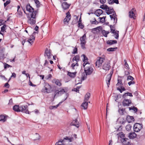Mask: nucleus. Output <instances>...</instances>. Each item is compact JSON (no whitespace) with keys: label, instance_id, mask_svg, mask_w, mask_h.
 Returning a JSON list of instances; mask_svg holds the SVG:
<instances>
[{"label":"nucleus","instance_id":"31","mask_svg":"<svg viewBox=\"0 0 145 145\" xmlns=\"http://www.w3.org/2000/svg\"><path fill=\"white\" fill-rule=\"evenodd\" d=\"M109 32L104 30H102V33L103 35L105 37H107V35L109 33Z\"/></svg>","mask_w":145,"mask_h":145},{"label":"nucleus","instance_id":"19","mask_svg":"<svg viewBox=\"0 0 145 145\" xmlns=\"http://www.w3.org/2000/svg\"><path fill=\"white\" fill-rule=\"evenodd\" d=\"M76 72H68L67 75L72 78H74L76 76Z\"/></svg>","mask_w":145,"mask_h":145},{"label":"nucleus","instance_id":"55","mask_svg":"<svg viewBox=\"0 0 145 145\" xmlns=\"http://www.w3.org/2000/svg\"><path fill=\"white\" fill-rule=\"evenodd\" d=\"M135 84V82L133 81V80H131L128 83V84L129 86H130L132 84Z\"/></svg>","mask_w":145,"mask_h":145},{"label":"nucleus","instance_id":"58","mask_svg":"<svg viewBox=\"0 0 145 145\" xmlns=\"http://www.w3.org/2000/svg\"><path fill=\"white\" fill-rule=\"evenodd\" d=\"M12 66L10 65H8L6 63H5V65L4 66V68L6 69L9 67H11Z\"/></svg>","mask_w":145,"mask_h":145},{"label":"nucleus","instance_id":"4","mask_svg":"<svg viewBox=\"0 0 145 145\" xmlns=\"http://www.w3.org/2000/svg\"><path fill=\"white\" fill-rule=\"evenodd\" d=\"M142 126L143 125L141 124L135 123L133 127L134 130L135 132H138L142 129Z\"/></svg>","mask_w":145,"mask_h":145},{"label":"nucleus","instance_id":"52","mask_svg":"<svg viewBox=\"0 0 145 145\" xmlns=\"http://www.w3.org/2000/svg\"><path fill=\"white\" fill-rule=\"evenodd\" d=\"M6 27V25H3L1 27V31L2 32H3L5 30V28Z\"/></svg>","mask_w":145,"mask_h":145},{"label":"nucleus","instance_id":"36","mask_svg":"<svg viewBox=\"0 0 145 145\" xmlns=\"http://www.w3.org/2000/svg\"><path fill=\"white\" fill-rule=\"evenodd\" d=\"M129 110H133L135 111V112H137L138 110V109L137 107L133 106V107H129Z\"/></svg>","mask_w":145,"mask_h":145},{"label":"nucleus","instance_id":"18","mask_svg":"<svg viewBox=\"0 0 145 145\" xmlns=\"http://www.w3.org/2000/svg\"><path fill=\"white\" fill-rule=\"evenodd\" d=\"M116 15L115 13L112 14L110 15V16L111 18V20H114V22H115V23H116L117 22V18L116 17Z\"/></svg>","mask_w":145,"mask_h":145},{"label":"nucleus","instance_id":"3","mask_svg":"<svg viewBox=\"0 0 145 145\" xmlns=\"http://www.w3.org/2000/svg\"><path fill=\"white\" fill-rule=\"evenodd\" d=\"M105 58V56L104 55L102 56L101 57H97L95 63L96 67L97 68L101 67L102 63L104 62Z\"/></svg>","mask_w":145,"mask_h":145},{"label":"nucleus","instance_id":"50","mask_svg":"<svg viewBox=\"0 0 145 145\" xmlns=\"http://www.w3.org/2000/svg\"><path fill=\"white\" fill-rule=\"evenodd\" d=\"M127 118L129 119H130V121H129V122H131L132 121H134V119L133 117L132 116H129L127 117Z\"/></svg>","mask_w":145,"mask_h":145},{"label":"nucleus","instance_id":"64","mask_svg":"<svg viewBox=\"0 0 145 145\" xmlns=\"http://www.w3.org/2000/svg\"><path fill=\"white\" fill-rule=\"evenodd\" d=\"M4 86L7 88H8L9 87V85L8 83H7L5 84Z\"/></svg>","mask_w":145,"mask_h":145},{"label":"nucleus","instance_id":"59","mask_svg":"<svg viewBox=\"0 0 145 145\" xmlns=\"http://www.w3.org/2000/svg\"><path fill=\"white\" fill-rule=\"evenodd\" d=\"M86 43L81 42V46L83 49L85 48V45Z\"/></svg>","mask_w":145,"mask_h":145},{"label":"nucleus","instance_id":"53","mask_svg":"<svg viewBox=\"0 0 145 145\" xmlns=\"http://www.w3.org/2000/svg\"><path fill=\"white\" fill-rule=\"evenodd\" d=\"M134 80V78L132 76H128L127 77V80Z\"/></svg>","mask_w":145,"mask_h":145},{"label":"nucleus","instance_id":"34","mask_svg":"<svg viewBox=\"0 0 145 145\" xmlns=\"http://www.w3.org/2000/svg\"><path fill=\"white\" fill-rule=\"evenodd\" d=\"M66 95L67 97H66V98H65V99H64V100H63L62 101L59 102V103L57 105H56L52 106V108H57L60 104H61L65 100L67 99L68 95L67 93Z\"/></svg>","mask_w":145,"mask_h":145},{"label":"nucleus","instance_id":"8","mask_svg":"<svg viewBox=\"0 0 145 145\" xmlns=\"http://www.w3.org/2000/svg\"><path fill=\"white\" fill-rule=\"evenodd\" d=\"M51 89V87L48 84H45L44 89V90L45 91V92L48 93H50Z\"/></svg>","mask_w":145,"mask_h":145},{"label":"nucleus","instance_id":"20","mask_svg":"<svg viewBox=\"0 0 145 145\" xmlns=\"http://www.w3.org/2000/svg\"><path fill=\"white\" fill-rule=\"evenodd\" d=\"M103 13V11L101 9H98L96 10L95 12V14L96 15L98 16H99L100 15Z\"/></svg>","mask_w":145,"mask_h":145},{"label":"nucleus","instance_id":"27","mask_svg":"<svg viewBox=\"0 0 145 145\" xmlns=\"http://www.w3.org/2000/svg\"><path fill=\"white\" fill-rule=\"evenodd\" d=\"M106 42L108 44L112 45L113 44L117 43V41L116 40H109Z\"/></svg>","mask_w":145,"mask_h":145},{"label":"nucleus","instance_id":"35","mask_svg":"<svg viewBox=\"0 0 145 145\" xmlns=\"http://www.w3.org/2000/svg\"><path fill=\"white\" fill-rule=\"evenodd\" d=\"M125 108H119L118 112L120 115H122L124 114V112L125 111Z\"/></svg>","mask_w":145,"mask_h":145},{"label":"nucleus","instance_id":"45","mask_svg":"<svg viewBox=\"0 0 145 145\" xmlns=\"http://www.w3.org/2000/svg\"><path fill=\"white\" fill-rule=\"evenodd\" d=\"M100 8L102 9H105L106 11V9L108 8V6L106 5H103L101 6Z\"/></svg>","mask_w":145,"mask_h":145},{"label":"nucleus","instance_id":"61","mask_svg":"<svg viewBox=\"0 0 145 145\" xmlns=\"http://www.w3.org/2000/svg\"><path fill=\"white\" fill-rule=\"evenodd\" d=\"M77 48H75L74 49L73 51L72 52L73 54H75L77 53Z\"/></svg>","mask_w":145,"mask_h":145},{"label":"nucleus","instance_id":"15","mask_svg":"<svg viewBox=\"0 0 145 145\" xmlns=\"http://www.w3.org/2000/svg\"><path fill=\"white\" fill-rule=\"evenodd\" d=\"M71 125L75 126L77 128L79 126V123L77 121V119L74 120L72 122H71Z\"/></svg>","mask_w":145,"mask_h":145},{"label":"nucleus","instance_id":"13","mask_svg":"<svg viewBox=\"0 0 145 145\" xmlns=\"http://www.w3.org/2000/svg\"><path fill=\"white\" fill-rule=\"evenodd\" d=\"M26 8L27 10L30 12V13L35 11L34 10V9L29 4L27 5H26Z\"/></svg>","mask_w":145,"mask_h":145},{"label":"nucleus","instance_id":"41","mask_svg":"<svg viewBox=\"0 0 145 145\" xmlns=\"http://www.w3.org/2000/svg\"><path fill=\"white\" fill-rule=\"evenodd\" d=\"M117 49V47L115 48H110L107 49V50L108 52H113L115 51Z\"/></svg>","mask_w":145,"mask_h":145},{"label":"nucleus","instance_id":"51","mask_svg":"<svg viewBox=\"0 0 145 145\" xmlns=\"http://www.w3.org/2000/svg\"><path fill=\"white\" fill-rule=\"evenodd\" d=\"M124 62H125L124 65L125 68L127 69H129V65L125 60H124Z\"/></svg>","mask_w":145,"mask_h":145},{"label":"nucleus","instance_id":"49","mask_svg":"<svg viewBox=\"0 0 145 145\" xmlns=\"http://www.w3.org/2000/svg\"><path fill=\"white\" fill-rule=\"evenodd\" d=\"M34 137L35 138L34 139L35 140H38L40 138V136L37 133H36L35 135L34 136Z\"/></svg>","mask_w":145,"mask_h":145},{"label":"nucleus","instance_id":"25","mask_svg":"<svg viewBox=\"0 0 145 145\" xmlns=\"http://www.w3.org/2000/svg\"><path fill=\"white\" fill-rule=\"evenodd\" d=\"M7 118V116H6L2 115L0 116V121L4 122L6 121Z\"/></svg>","mask_w":145,"mask_h":145},{"label":"nucleus","instance_id":"22","mask_svg":"<svg viewBox=\"0 0 145 145\" xmlns=\"http://www.w3.org/2000/svg\"><path fill=\"white\" fill-rule=\"evenodd\" d=\"M137 136V134L135 133H130L128 136L129 138L130 139H133L135 138Z\"/></svg>","mask_w":145,"mask_h":145},{"label":"nucleus","instance_id":"42","mask_svg":"<svg viewBox=\"0 0 145 145\" xmlns=\"http://www.w3.org/2000/svg\"><path fill=\"white\" fill-rule=\"evenodd\" d=\"M35 3L37 7V8L39 7L40 6V4L38 0H33Z\"/></svg>","mask_w":145,"mask_h":145},{"label":"nucleus","instance_id":"44","mask_svg":"<svg viewBox=\"0 0 145 145\" xmlns=\"http://www.w3.org/2000/svg\"><path fill=\"white\" fill-rule=\"evenodd\" d=\"M106 17L103 16L102 17H99L98 19H99V22H101L102 23H103L105 22V18Z\"/></svg>","mask_w":145,"mask_h":145},{"label":"nucleus","instance_id":"48","mask_svg":"<svg viewBox=\"0 0 145 145\" xmlns=\"http://www.w3.org/2000/svg\"><path fill=\"white\" fill-rule=\"evenodd\" d=\"M131 126L130 124H128L126 125L125 127L126 130L127 131H129L131 129Z\"/></svg>","mask_w":145,"mask_h":145},{"label":"nucleus","instance_id":"46","mask_svg":"<svg viewBox=\"0 0 145 145\" xmlns=\"http://www.w3.org/2000/svg\"><path fill=\"white\" fill-rule=\"evenodd\" d=\"M118 83L116 84V86L122 85L123 83L122 82V80L121 79H118Z\"/></svg>","mask_w":145,"mask_h":145},{"label":"nucleus","instance_id":"23","mask_svg":"<svg viewBox=\"0 0 145 145\" xmlns=\"http://www.w3.org/2000/svg\"><path fill=\"white\" fill-rule=\"evenodd\" d=\"M88 105V103L87 102L84 101L83 103L82 104L81 106L83 107L84 109H86Z\"/></svg>","mask_w":145,"mask_h":145},{"label":"nucleus","instance_id":"21","mask_svg":"<svg viewBox=\"0 0 145 145\" xmlns=\"http://www.w3.org/2000/svg\"><path fill=\"white\" fill-rule=\"evenodd\" d=\"M135 10V8H133L130 11H129V16L130 18H134V17L135 16V14L133 12Z\"/></svg>","mask_w":145,"mask_h":145},{"label":"nucleus","instance_id":"17","mask_svg":"<svg viewBox=\"0 0 145 145\" xmlns=\"http://www.w3.org/2000/svg\"><path fill=\"white\" fill-rule=\"evenodd\" d=\"M35 40V37L33 35H31L30 38L27 40L28 42L31 45L33 43L34 41Z\"/></svg>","mask_w":145,"mask_h":145},{"label":"nucleus","instance_id":"28","mask_svg":"<svg viewBox=\"0 0 145 145\" xmlns=\"http://www.w3.org/2000/svg\"><path fill=\"white\" fill-rule=\"evenodd\" d=\"M82 56H83L84 57V59L83 60V61L84 62V63H85L89 64V63L88 62V59L85 55L83 54L82 55Z\"/></svg>","mask_w":145,"mask_h":145},{"label":"nucleus","instance_id":"9","mask_svg":"<svg viewBox=\"0 0 145 145\" xmlns=\"http://www.w3.org/2000/svg\"><path fill=\"white\" fill-rule=\"evenodd\" d=\"M44 56L45 57H47L48 59L51 58L52 55L50 50H48L47 48H46Z\"/></svg>","mask_w":145,"mask_h":145},{"label":"nucleus","instance_id":"24","mask_svg":"<svg viewBox=\"0 0 145 145\" xmlns=\"http://www.w3.org/2000/svg\"><path fill=\"white\" fill-rule=\"evenodd\" d=\"M86 35L85 34L84 35L80 38V40L81 42L86 43Z\"/></svg>","mask_w":145,"mask_h":145},{"label":"nucleus","instance_id":"54","mask_svg":"<svg viewBox=\"0 0 145 145\" xmlns=\"http://www.w3.org/2000/svg\"><path fill=\"white\" fill-rule=\"evenodd\" d=\"M78 27L81 29H83L84 27V26L81 22H78Z\"/></svg>","mask_w":145,"mask_h":145},{"label":"nucleus","instance_id":"32","mask_svg":"<svg viewBox=\"0 0 145 145\" xmlns=\"http://www.w3.org/2000/svg\"><path fill=\"white\" fill-rule=\"evenodd\" d=\"M13 110L17 112H20L19 106L18 105H15L13 107Z\"/></svg>","mask_w":145,"mask_h":145},{"label":"nucleus","instance_id":"12","mask_svg":"<svg viewBox=\"0 0 145 145\" xmlns=\"http://www.w3.org/2000/svg\"><path fill=\"white\" fill-rule=\"evenodd\" d=\"M65 92V89H62L59 91L56 90L55 91V94L54 96V98L56 95H57L59 94L60 95H61Z\"/></svg>","mask_w":145,"mask_h":145},{"label":"nucleus","instance_id":"26","mask_svg":"<svg viewBox=\"0 0 145 145\" xmlns=\"http://www.w3.org/2000/svg\"><path fill=\"white\" fill-rule=\"evenodd\" d=\"M108 1L110 4H112L114 3H116V4L119 3L118 0H108Z\"/></svg>","mask_w":145,"mask_h":145},{"label":"nucleus","instance_id":"56","mask_svg":"<svg viewBox=\"0 0 145 145\" xmlns=\"http://www.w3.org/2000/svg\"><path fill=\"white\" fill-rule=\"evenodd\" d=\"M10 0H8L5 3H4V6L5 7H6L7 5L9 4L10 3Z\"/></svg>","mask_w":145,"mask_h":145},{"label":"nucleus","instance_id":"2","mask_svg":"<svg viewBox=\"0 0 145 145\" xmlns=\"http://www.w3.org/2000/svg\"><path fill=\"white\" fill-rule=\"evenodd\" d=\"M37 13V11L35 10L29 14L27 17L28 23L31 25H33L35 24L36 15Z\"/></svg>","mask_w":145,"mask_h":145},{"label":"nucleus","instance_id":"57","mask_svg":"<svg viewBox=\"0 0 145 145\" xmlns=\"http://www.w3.org/2000/svg\"><path fill=\"white\" fill-rule=\"evenodd\" d=\"M112 27H113V26L112 25H110V30H111V33H114L116 31H115V29H112Z\"/></svg>","mask_w":145,"mask_h":145},{"label":"nucleus","instance_id":"43","mask_svg":"<svg viewBox=\"0 0 145 145\" xmlns=\"http://www.w3.org/2000/svg\"><path fill=\"white\" fill-rule=\"evenodd\" d=\"M90 22L91 24H98L99 22H97L95 18H94L93 19V20H90Z\"/></svg>","mask_w":145,"mask_h":145},{"label":"nucleus","instance_id":"62","mask_svg":"<svg viewBox=\"0 0 145 145\" xmlns=\"http://www.w3.org/2000/svg\"><path fill=\"white\" fill-rule=\"evenodd\" d=\"M13 104V101L12 100V99H10L9 101V103H8V105H12Z\"/></svg>","mask_w":145,"mask_h":145},{"label":"nucleus","instance_id":"33","mask_svg":"<svg viewBox=\"0 0 145 145\" xmlns=\"http://www.w3.org/2000/svg\"><path fill=\"white\" fill-rule=\"evenodd\" d=\"M80 57L79 56L76 55L73 58L72 61L73 62L74 61H76V62L78 63V62L80 60Z\"/></svg>","mask_w":145,"mask_h":145},{"label":"nucleus","instance_id":"10","mask_svg":"<svg viewBox=\"0 0 145 145\" xmlns=\"http://www.w3.org/2000/svg\"><path fill=\"white\" fill-rule=\"evenodd\" d=\"M62 6L64 10L68 9L71 5V4H68L67 2H64L62 3Z\"/></svg>","mask_w":145,"mask_h":145},{"label":"nucleus","instance_id":"5","mask_svg":"<svg viewBox=\"0 0 145 145\" xmlns=\"http://www.w3.org/2000/svg\"><path fill=\"white\" fill-rule=\"evenodd\" d=\"M20 112L26 114H29V111L28 109V106L27 105H22L19 106Z\"/></svg>","mask_w":145,"mask_h":145},{"label":"nucleus","instance_id":"38","mask_svg":"<svg viewBox=\"0 0 145 145\" xmlns=\"http://www.w3.org/2000/svg\"><path fill=\"white\" fill-rule=\"evenodd\" d=\"M66 16L65 18L68 20H70L71 18V15L70 14V12H68L66 13Z\"/></svg>","mask_w":145,"mask_h":145},{"label":"nucleus","instance_id":"7","mask_svg":"<svg viewBox=\"0 0 145 145\" xmlns=\"http://www.w3.org/2000/svg\"><path fill=\"white\" fill-rule=\"evenodd\" d=\"M110 67V63L108 62H105L102 66L103 69L106 71L109 70Z\"/></svg>","mask_w":145,"mask_h":145},{"label":"nucleus","instance_id":"39","mask_svg":"<svg viewBox=\"0 0 145 145\" xmlns=\"http://www.w3.org/2000/svg\"><path fill=\"white\" fill-rule=\"evenodd\" d=\"M127 96H133V95H132V94L131 93H130L128 92H127L126 93H124V94L122 96V97H125Z\"/></svg>","mask_w":145,"mask_h":145},{"label":"nucleus","instance_id":"47","mask_svg":"<svg viewBox=\"0 0 145 145\" xmlns=\"http://www.w3.org/2000/svg\"><path fill=\"white\" fill-rule=\"evenodd\" d=\"M64 141V140H59L58 142V143H60V144H58L57 143H56V145H64L63 144V142Z\"/></svg>","mask_w":145,"mask_h":145},{"label":"nucleus","instance_id":"14","mask_svg":"<svg viewBox=\"0 0 145 145\" xmlns=\"http://www.w3.org/2000/svg\"><path fill=\"white\" fill-rule=\"evenodd\" d=\"M120 137L121 138L122 140H121V142L123 143V144L127 143L128 141H129V139L128 138H125L123 135H122L120 136Z\"/></svg>","mask_w":145,"mask_h":145},{"label":"nucleus","instance_id":"63","mask_svg":"<svg viewBox=\"0 0 145 145\" xmlns=\"http://www.w3.org/2000/svg\"><path fill=\"white\" fill-rule=\"evenodd\" d=\"M123 144L124 145H132V143L130 142L129 141H128L127 143H125Z\"/></svg>","mask_w":145,"mask_h":145},{"label":"nucleus","instance_id":"16","mask_svg":"<svg viewBox=\"0 0 145 145\" xmlns=\"http://www.w3.org/2000/svg\"><path fill=\"white\" fill-rule=\"evenodd\" d=\"M112 74H108L107 76L106 81H107V84L108 87H109V86L110 84V82L112 77Z\"/></svg>","mask_w":145,"mask_h":145},{"label":"nucleus","instance_id":"1","mask_svg":"<svg viewBox=\"0 0 145 145\" xmlns=\"http://www.w3.org/2000/svg\"><path fill=\"white\" fill-rule=\"evenodd\" d=\"M83 66L84 68L85 73H83L81 78L82 80H84L87 78V75H89L92 73L93 69L89 64L83 63Z\"/></svg>","mask_w":145,"mask_h":145},{"label":"nucleus","instance_id":"6","mask_svg":"<svg viewBox=\"0 0 145 145\" xmlns=\"http://www.w3.org/2000/svg\"><path fill=\"white\" fill-rule=\"evenodd\" d=\"M132 103L131 100L125 99L123 100L122 102V105L124 107H128Z\"/></svg>","mask_w":145,"mask_h":145},{"label":"nucleus","instance_id":"30","mask_svg":"<svg viewBox=\"0 0 145 145\" xmlns=\"http://www.w3.org/2000/svg\"><path fill=\"white\" fill-rule=\"evenodd\" d=\"M55 84L59 86H60L61 85V83L59 80L58 79H54L53 81Z\"/></svg>","mask_w":145,"mask_h":145},{"label":"nucleus","instance_id":"40","mask_svg":"<svg viewBox=\"0 0 145 145\" xmlns=\"http://www.w3.org/2000/svg\"><path fill=\"white\" fill-rule=\"evenodd\" d=\"M114 35H116L115 36V38L116 39H118L119 38V31H116L113 33Z\"/></svg>","mask_w":145,"mask_h":145},{"label":"nucleus","instance_id":"11","mask_svg":"<svg viewBox=\"0 0 145 145\" xmlns=\"http://www.w3.org/2000/svg\"><path fill=\"white\" fill-rule=\"evenodd\" d=\"M106 12L108 14H110L113 13H115V11L113 9L110 7H108V8L107 9Z\"/></svg>","mask_w":145,"mask_h":145},{"label":"nucleus","instance_id":"29","mask_svg":"<svg viewBox=\"0 0 145 145\" xmlns=\"http://www.w3.org/2000/svg\"><path fill=\"white\" fill-rule=\"evenodd\" d=\"M90 94L89 93H87L85 95L84 101L85 102H88L90 97Z\"/></svg>","mask_w":145,"mask_h":145},{"label":"nucleus","instance_id":"37","mask_svg":"<svg viewBox=\"0 0 145 145\" xmlns=\"http://www.w3.org/2000/svg\"><path fill=\"white\" fill-rule=\"evenodd\" d=\"M78 66V63L77 62L74 63L72 64L71 65V67L73 69H75L76 67H77Z\"/></svg>","mask_w":145,"mask_h":145},{"label":"nucleus","instance_id":"60","mask_svg":"<svg viewBox=\"0 0 145 145\" xmlns=\"http://www.w3.org/2000/svg\"><path fill=\"white\" fill-rule=\"evenodd\" d=\"M16 74L15 73H13L12 74V75L11 76L10 78H9V80H10V79H11V78L12 77H14V78H15L16 77Z\"/></svg>","mask_w":145,"mask_h":145}]
</instances>
